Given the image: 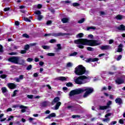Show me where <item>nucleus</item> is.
Wrapping results in <instances>:
<instances>
[{
	"label": "nucleus",
	"mask_w": 125,
	"mask_h": 125,
	"mask_svg": "<svg viewBox=\"0 0 125 125\" xmlns=\"http://www.w3.org/2000/svg\"><path fill=\"white\" fill-rule=\"evenodd\" d=\"M74 43L77 44V47L83 49L84 48L83 45H89V46H96L100 45L101 43L98 41L94 40H88L86 39H79L74 41Z\"/></svg>",
	"instance_id": "nucleus-1"
},
{
	"label": "nucleus",
	"mask_w": 125,
	"mask_h": 125,
	"mask_svg": "<svg viewBox=\"0 0 125 125\" xmlns=\"http://www.w3.org/2000/svg\"><path fill=\"white\" fill-rule=\"evenodd\" d=\"M86 91L84 94L83 97L84 98H86L89 94H91L92 92H93V89L91 87H86L83 88H79L74 90L71 91L69 93L70 96H73V95H76L77 94H80V93H82Z\"/></svg>",
	"instance_id": "nucleus-2"
},
{
	"label": "nucleus",
	"mask_w": 125,
	"mask_h": 125,
	"mask_svg": "<svg viewBox=\"0 0 125 125\" xmlns=\"http://www.w3.org/2000/svg\"><path fill=\"white\" fill-rule=\"evenodd\" d=\"M89 79V77L85 76H81L79 77H74V82L77 84H84V83H86L88 82Z\"/></svg>",
	"instance_id": "nucleus-3"
},
{
	"label": "nucleus",
	"mask_w": 125,
	"mask_h": 125,
	"mask_svg": "<svg viewBox=\"0 0 125 125\" xmlns=\"http://www.w3.org/2000/svg\"><path fill=\"white\" fill-rule=\"evenodd\" d=\"M74 73L77 76H82L85 73V68L82 65H79L75 68Z\"/></svg>",
	"instance_id": "nucleus-4"
},
{
	"label": "nucleus",
	"mask_w": 125,
	"mask_h": 125,
	"mask_svg": "<svg viewBox=\"0 0 125 125\" xmlns=\"http://www.w3.org/2000/svg\"><path fill=\"white\" fill-rule=\"evenodd\" d=\"M20 59V58L19 57H13L9 58L8 61H9V62H12V63H15V64H18Z\"/></svg>",
	"instance_id": "nucleus-5"
},
{
	"label": "nucleus",
	"mask_w": 125,
	"mask_h": 125,
	"mask_svg": "<svg viewBox=\"0 0 125 125\" xmlns=\"http://www.w3.org/2000/svg\"><path fill=\"white\" fill-rule=\"evenodd\" d=\"M65 33H62V32L57 33L55 34H45L44 37H47L49 36H54V37H62V36H65Z\"/></svg>",
	"instance_id": "nucleus-6"
},
{
	"label": "nucleus",
	"mask_w": 125,
	"mask_h": 125,
	"mask_svg": "<svg viewBox=\"0 0 125 125\" xmlns=\"http://www.w3.org/2000/svg\"><path fill=\"white\" fill-rule=\"evenodd\" d=\"M112 104V101H109L107 103V105L100 106V110H106L108 108H110V105Z\"/></svg>",
	"instance_id": "nucleus-7"
},
{
	"label": "nucleus",
	"mask_w": 125,
	"mask_h": 125,
	"mask_svg": "<svg viewBox=\"0 0 125 125\" xmlns=\"http://www.w3.org/2000/svg\"><path fill=\"white\" fill-rule=\"evenodd\" d=\"M99 59L97 58H89L85 60L86 63H90V62H95L96 61H98Z\"/></svg>",
	"instance_id": "nucleus-8"
},
{
	"label": "nucleus",
	"mask_w": 125,
	"mask_h": 125,
	"mask_svg": "<svg viewBox=\"0 0 125 125\" xmlns=\"http://www.w3.org/2000/svg\"><path fill=\"white\" fill-rule=\"evenodd\" d=\"M55 117H56V114H55V113H52L46 117L45 119L46 120V119H49V120H50L51 118H55Z\"/></svg>",
	"instance_id": "nucleus-9"
},
{
	"label": "nucleus",
	"mask_w": 125,
	"mask_h": 125,
	"mask_svg": "<svg viewBox=\"0 0 125 125\" xmlns=\"http://www.w3.org/2000/svg\"><path fill=\"white\" fill-rule=\"evenodd\" d=\"M116 83L118 84H122L125 83V81L122 78H118L116 80Z\"/></svg>",
	"instance_id": "nucleus-10"
},
{
	"label": "nucleus",
	"mask_w": 125,
	"mask_h": 125,
	"mask_svg": "<svg viewBox=\"0 0 125 125\" xmlns=\"http://www.w3.org/2000/svg\"><path fill=\"white\" fill-rule=\"evenodd\" d=\"M8 87L10 89H14V88H16V85L13 83H8Z\"/></svg>",
	"instance_id": "nucleus-11"
},
{
	"label": "nucleus",
	"mask_w": 125,
	"mask_h": 125,
	"mask_svg": "<svg viewBox=\"0 0 125 125\" xmlns=\"http://www.w3.org/2000/svg\"><path fill=\"white\" fill-rule=\"evenodd\" d=\"M115 18L117 20H123V19H125V16L122 15H118Z\"/></svg>",
	"instance_id": "nucleus-12"
},
{
	"label": "nucleus",
	"mask_w": 125,
	"mask_h": 125,
	"mask_svg": "<svg viewBox=\"0 0 125 125\" xmlns=\"http://www.w3.org/2000/svg\"><path fill=\"white\" fill-rule=\"evenodd\" d=\"M110 48H111L110 45H103L101 47V49L102 50H107L110 49Z\"/></svg>",
	"instance_id": "nucleus-13"
},
{
	"label": "nucleus",
	"mask_w": 125,
	"mask_h": 125,
	"mask_svg": "<svg viewBox=\"0 0 125 125\" xmlns=\"http://www.w3.org/2000/svg\"><path fill=\"white\" fill-rule=\"evenodd\" d=\"M117 29L120 31H125V26L124 24H121L119 26H117Z\"/></svg>",
	"instance_id": "nucleus-14"
},
{
	"label": "nucleus",
	"mask_w": 125,
	"mask_h": 125,
	"mask_svg": "<svg viewBox=\"0 0 125 125\" xmlns=\"http://www.w3.org/2000/svg\"><path fill=\"white\" fill-rule=\"evenodd\" d=\"M61 105V102H58V103H57V104H56L55 108H54V110H58Z\"/></svg>",
	"instance_id": "nucleus-15"
},
{
	"label": "nucleus",
	"mask_w": 125,
	"mask_h": 125,
	"mask_svg": "<svg viewBox=\"0 0 125 125\" xmlns=\"http://www.w3.org/2000/svg\"><path fill=\"white\" fill-rule=\"evenodd\" d=\"M19 107L20 108V109H22L21 110V112L22 113H25V112H26V110L25 109H27V107L24 105H20Z\"/></svg>",
	"instance_id": "nucleus-16"
},
{
	"label": "nucleus",
	"mask_w": 125,
	"mask_h": 125,
	"mask_svg": "<svg viewBox=\"0 0 125 125\" xmlns=\"http://www.w3.org/2000/svg\"><path fill=\"white\" fill-rule=\"evenodd\" d=\"M58 101H60V98H59V97L55 98L53 101L52 102V105H54V103H56L58 102Z\"/></svg>",
	"instance_id": "nucleus-17"
},
{
	"label": "nucleus",
	"mask_w": 125,
	"mask_h": 125,
	"mask_svg": "<svg viewBox=\"0 0 125 125\" xmlns=\"http://www.w3.org/2000/svg\"><path fill=\"white\" fill-rule=\"evenodd\" d=\"M1 90L2 93H3V94H4V93H6L8 91V90H7V88H6V87H2L1 88Z\"/></svg>",
	"instance_id": "nucleus-18"
},
{
	"label": "nucleus",
	"mask_w": 125,
	"mask_h": 125,
	"mask_svg": "<svg viewBox=\"0 0 125 125\" xmlns=\"http://www.w3.org/2000/svg\"><path fill=\"white\" fill-rule=\"evenodd\" d=\"M25 63V61L24 60H20L19 59V61H18V63L19 65H24Z\"/></svg>",
	"instance_id": "nucleus-19"
},
{
	"label": "nucleus",
	"mask_w": 125,
	"mask_h": 125,
	"mask_svg": "<svg viewBox=\"0 0 125 125\" xmlns=\"http://www.w3.org/2000/svg\"><path fill=\"white\" fill-rule=\"evenodd\" d=\"M122 51H123V44H120L118 46V49L117 50V52H122Z\"/></svg>",
	"instance_id": "nucleus-20"
},
{
	"label": "nucleus",
	"mask_w": 125,
	"mask_h": 125,
	"mask_svg": "<svg viewBox=\"0 0 125 125\" xmlns=\"http://www.w3.org/2000/svg\"><path fill=\"white\" fill-rule=\"evenodd\" d=\"M111 119L110 118H103L102 120V121L104 122V123H109L110 122Z\"/></svg>",
	"instance_id": "nucleus-21"
},
{
	"label": "nucleus",
	"mask_w": 125,
	"mask_h": 125,
	"mask_svg": "<svg viewBox=\"0 0 125 125\" xmlns=\"http://www.w3.org/2000/svg\"><path fill=\"white\" fill-rule=\"evenodd\" d=\"M57 79L59 81H66L67 80V78L65 77H59L57 78Z\"/></svg>",
	"instance_id": "nucleus-22"
},
{
	"label": "nucleus",
	"mask_w": 125,
	"mask_h": 125,
	"mask_svg": "<svg viewBox=\"0 0 125 125\" xmlns=\"http://www.w3.org/2000/svg\"><path fill=\"white\" fill-rule=\"evenodd\" d=\"M115 102L117 104H119V105H121V104L122 103V99L121 98H118L115 100Z\"/></svg>",
	"instance_id": "nucleus-23"
},
{
	"label": "nucleus",
	"mask_w": 125,
	"mask_h": 125,
	"mask_svg": "<svg viewBox=\"0 0 125 125\" xmlns=\"http://www.w3.org/2000/svg\"><path fill=\"white\" fill-rule=\"evenodd\" d=\"M68 21H69L68 18H64L62 19V23H67L68 22Z\"/></svg>",
	"instance_id": "nucleus-24"
},
{
	"label": "nucleus",
	"mask_w": 125,
	"mask_h": 125,
	"mask_svg": "<svg viewBox=\"0 0 125 125\" xmlns=\"http://www.w3.org/2000/svg\"><path fill=\"white\" fill-rule=\"evenodd\" d=\"M83 34L82 33H80L76 35V38L79 39L80 38H83Z\"/></svg>",
	"instance_id": "nucleus-25"
},
{
	"label": "nucleus",
	"mask_w": 125,
	"mask_h": 125,
	"mask_svg": "<svg viewBox=\"0 0 125 125\" xmlns=\"http://www.w3.org/2000/svg\"><path fill=\"white\" fill-rule=\"evenodd\" d=\"M48 102H44L42 104V107H46V106H48L49 104Z\"/></svg>",
	"instance_id": "nucleus-26"
},
{
	"label": "nucleus",
	"mask_w": 125,
	"mask_h": 125,
	"mask_svg": "<svg viewBox=\"0 0 125 125\" xmlns=\"http://www.w3.org/2000/svg\"><path fill=\"white\" fill-rule=\"evenodd\" d=\"M96 28L94 26H90L87 28V31H90V30H95Z\"/></svg>",
	"instance_id": "nucleus-27"
},
{
	"label": "nucleus",
	"mask_w": 125,
	"mask_h": 125,
	"mask_svg": "<svg viewBox=\"0 0 125 125\" xmlns=\"http://www.w3.org/2000/svg\"><path fill=\"white\" fill-rule=\"evenodd\" d=\"M17 92H18V90H15L13 94L12 95V97H15L16 96V94H17Z\"/></svg>",
	"instance_id": "nucleus-28"
},
{
	"label": "nucleus",
	"mask_w": 125,
	"mask_h": 125,
	"mask_svg": "<svg viewBox=\"0 0 125 125\" xmlns=\"http://www.w3.org/2000/svg\"><path fill=\"white\" fill-rule=\"evenodd\" d=\"M73 66V63L71 62H69L66 64V67H68V68H70V67Z\"/></svg>",
	"instance_id": "nucleus-29"
},
{
	"label": "nucleus",
	"mask_w": 125,
	"mask_h": 125,
	"mask_svg": "<svg viewBox=\"0 0 125 125\" xmlns=\"http://www.w3.org/2000/svg\"><path fill=\"white\" fill-rule=\"evenodd\" d=\"M112 113H107L105 114L104 117L105 118H109V117H110V116H112Z\"/></svg>",
	"instance_id": "nucleus-30"
},
{
	"label": "nucleus",
	"mask_w": 125,
	"mask_h": 125,
	"mask_svg": "<svg viewBox=\"0 0 125 125\" xmlns=\"http://www.w3.org/2000/svg\"><path fill=\"white\" fill-rule=\"evenodd\" d=\"M42 18H43V16L42 15H40L38 16L37 19L39 20V21H42Z\"/></svg>",
	"instance_id": "nucleus-31"
},
{
	"label": "nucleus",
	"mask_w": 125,
	"mask_h": 125,
	"mask_svg": "<svg viewBox=\"0 0 125 125\" xmlns=\"http://www.w3.org/2000/svg\"><path fill=\"white\" fill-rule=\"evenodd\" d=\"M42 48H43V49H49V48H50V47L49 46H45V45H43L42 46Z\"/></svg>",
	"instance_id": "nucleus-32"
},
{
	"label": "nucleus",
	"mask_w": 125,
	"mask_h": 125,
	"mask_svg": "<svg viewBox=\"0 0 125 125\" xmlns=\"http://www.w3.org/2000/svg\"><path fill=\"white\" fill-rule=\"evenodd\" d=\"M35 14H37V15H38L39 16V15H41V14H42V12H41V11L38 10L35 12Z\"/></svg>",
	"instance_id": "nucleus-33"
},
{
	"label": "nucleus",
	"mask_w": 125,
	"mask_h": 125,
	"mask_svg": "<svg viewBox=\"0 0 125 125\" xmlns=\"http://www.w3.org/2000/svg\"><path fill=\"white\" fill-rule=\"evenodd\" d=\"M84 21H85V19L84 18H83V19H82L81 20H80L78 21V23H79L80 24H82V23H83Z\"/></svg>",
	"instance_id": "nucleus-34"
},
{
	"label": "nucleus",
	"mask_w": 125,
	"mask_h": 125,
	"mask_svg": "<svg viewBox=\"0 0 125 125\" xmlns=\"http://www.w3.org/2000/svg\"><path fill=\"white\" fill-rule=\"evenodd\" d=\"M22 37L23 38H26V39H29V38H30V37L29 36V35H28V34H23L22 35Z\"/></svg>",
	"instance_id": "nucleus-35"
},
{
	"label": "nucleus",
	"mask_w": 125,
	"mask_h": 125,
	"mask_svg": "<svg viewBox=\"0 0 125 125\" xmlns=\"http://www.w3.org/2000/svg\"><path fill=\"white\" fill-rule=\"evenodd\" d=\"M29 47H30V45H29V44H26V45H25V46H24V49H25V50H28V49H29Z\"/></svg>",
	"instance_id": "nucleus-36"
},
{
	"label": "nucleus",
	"mask_w": 125,
	"mask_h": 125,
	"mask_svg": "<svg viewBox=\"0 0 125 125\" xmlns=\"http://www.w3.org/2000/svg\"><path fill=\"white\" fill-rule=\"evenodd\" d=\"M87 50H88V51H93V48L91 47H87Z\"/></svg>",
	"instance_id": "nucleus-37"
},
{
	"label": "nucleus",
	"mask_w": 125,
	"mask_h": 125,
	"mask_svg": "<svg viewBox=\"0 0 125 125\" xmlns=\"http://www.w3.org/2000/svg\"><path fill=\"white\" fill-rule=\"evenodd\" d=\"M119 123V124H121V125H124V124H125V121L123 119H120Z\"/></svg>",
	"instance_id": "nucleus-38"
},
{
	"label": "nucleus",
	"mask_w": 125,
	"mask_h": 125,
	"mask_svg": "<svg viewBox=\"0 0 125 125\" xmlns=\"http://www.w3.org/2000/svg\"><path fill=\"white\" fill-rule=\"evenodd\" d=\"M80 117L81 116L79 115H72V118L73 119H76V118H80Z\"/></svg>",
	"instance_id": "nucleus-39"
},
{
	"label": "nucleus",
	"mask_w": 125,
	"mask_h": 125,
	"mask_svg": "<svg viewBox=\"0 0 125 125\" xmlns=\"http://www.w3.org/2000/svg\"><path fill=\"white\" fill-rule=\"evenodd\" d=\"M34 120H35L34 118L30 117L28 119L29 123H32V122H33V121H34Z\"/></svg>",
	"instance_id": "nucleus-40"
},
{
	"label": "nucleus",
	"mask_w": 125,
	"mask_h": 125,
	"mask_svg": "<svg viewBox=\"0 0 125 125\" xmlns=\"http://www.w3.org/2000/svg\"><path fill=\"white\" fill-rule=\"evenodd\" d=\"M27 97H28L29 99H33L34 96H33V95H28Z\"/></svg>",
	"instance_id": "nucleus-41"
},
{
	"label": "nucleus",
	"mask_w": 125,
	"mask_h": 125,
	"mask_svg": "<svg viewBox=\"0 0 125 125\" xmlns=\"http://www.w3.org/2000/svg\"><path fill=\"white\" fill-rule=\"evenodd\" d=\"M77 54H78V53L75 52L69 55V56H76V55H77Z\"/></svg>",
	"instance_id": "nucleus-42"
},
{
	"label": "nucleus",
	"mask_w": 125,
	"mask_h": 125,
	"mask_svg": "<svg viewBox=\"0 0 125 125\" xmlns=\"http://www.w3.org/2000/svg\"><path fill=\"white\" fill-rule=\"evenodd\" d=\"M72 5H73V6H79L80 4H79L78 3H77V2H75L72 4Z\"/></svg>",
	"instance_id": "nucleus-43"
},
{
	"label": "nucleus",
	"mask_w": 125,
	"mask_h": 125,
	"mask_svg": "<svg viewBox=\"0 0 125 125\" xmlns=\"http://www.w3.org/2000/svg\"><path fill=\"white\" fill-rule=\"evenodd\" d=\"M24 21H26V22H31V20L28 19L27 18H24Z\"/></svg>",
	"instance_id": "nucleus-44"
},
{
	"label": "nucleus",
	"mask_w": 125,
	"mask_h": 125,
	"mask_svg": "<svg viewBox=\"0 0 125 125\" xmlns=\"http://www.w3.org/2000/svg\"><path fill=\"white\" fill-rule=\"evenodd\" d=\"M48 56H54L55 55V54L53 53H49L47 54Z\"/></svg>",
	"instance_id": "nucleus-45"
},
{
	"label": "nucleus",
	"mask_w": 125,
	"mask_h": 125,
	"mask_svg": "<svg viewBox=\"0 0 125 125\" xmlns=\"http://www.w3.org/2000/svg\"><path fill=\"white\" fill-rule=\"evenodd\" d=\"M33 60H34V59H33L32 58H29L27 59V62H32V61H33Z\"/></svg>",
	"instance_id": "nucleus-46"
},
{
	"label": "nucleus",
	"mask_w": 125,
	"mask_h": 125,
	"mask_svg": "<svg viewBox=\"0 0 125 125\" xmlns=\"http://www.w3.org/2000/svg\"><path fill=\"white\" fill-rule=\"evenodd\" d=\"M31 69H32V65L30 64V65H29L27 66L26 69H27V70H31Z\"/></svg>",
	"instance_id": "nucleus-47"
},
{
	"label": "nucleus",
	"mask_w": 125,
	"mask_h": 125,
	"mask_svg": "<svg viewBox=\"0 0 125 125\" xmlns=\"http://www.w3.org/2000/svg\"><path fill=\"white\" fill-rule=\"evenodd\" d=\"M57 46L58 47V49H59V50H60V49H62V47H61V44H58L57 45Z\"/></svg>",
	"instance_id": "nucleus-48"
},
{
	"label": "nucleus",
	"mask_w": 125,
	"mask_h": 125,
	"mask_svg": "<svg viewBox=\"0 0 125 125\" xmlns=\"http://www.w3.org/2000/svg\"><path fill=\"white\" fill-rule=\"evenodd\" d=\"M26 52L27 51H26V50H21V54H25Z\"/></svg>",
	"instance_id": "nucleus-49"
},
{
	"label": "nucleus",
	"mask_w": 125,
	"mask_h": 125,
	"mask_svg": "<svg viewBox=\"0 0 125 125\" xmlns=\"http://www.w3.org/2000/svg\"><path fill=\"white\" fill-rule=\"evenodd\" d=\"M122 55H119V56L118 57V58L116 59L117 61H120V60L121 59H122Z\"/></svg>",
	"instance_id": "nucleus-50"
},
{
	"label": "nucleus",
	"mask_w": 125,
	"mask_h": 125,
	"mask_svg": "<svg viewBox=\"0 0 125 125\" xmlns=\"http://www.w3.org/2000/svg\"><path fill=\"white\" fill-rule=\"evenodd\" d=\"M72 85H73L72 83H68L66 84V86H72Z\"/></svg>",
	"instance_id": "nucleus-51"
},
{
	"label": "nucleus",
	"mask_w": 125,
	"mask_h": 125,
	"mask_svg": "<svg viewBox=\"0 0 125 125\" xmlns=\"http://www.w3.org/2000/svg\"><path fill=\"white\" fill-rule=\"evenodd\" d=\"M13 118H14V117L10 116L7 120L8 122H9V121H11V119H13Z\"/></svg>",
	"instance_id": "nucleus-52"
},
{
	"label": "nucleus",
	"mask_w": 125,
	"mask_h": 125,
	"mask_svg": "<svg viewBox=\"0 0 125 125\" xmlns=\"http://www.w3.org/2000/svg\"><path fill=\"white\" fill-rule=\"evenodd\" d=\"M56 42V40L55 39H52L50 41V42L51 43H53V42Z\"/></svg>",
	"instance_id": "nucleus-53"
},
{
	"label": "nucleus",
	"mask_w": 125,
	"mask_h": 125,
	"mask_svg": "<svg viewBox=\"0 0 125 125\" xmlns=\"http://www.w3.org/2000/svg\"><path fill=\"white\" fill-rule=\"evenodd\" d=\"M0 78H1L2 79H5L6 78V76L4 74L0 76Z\"/></svg>",
	"instance_id": "nucleus-54"
},
{
	"label": "nucleus",
	"mask_w": 125,
	"mask_h": 125,
	"mask_svg": "<svg viewBox=\"0 0 125 125\" xmlns=\"http://www.w3.org/2000/svg\"><path fill=\"white\" fill-rule=\"evenodd\" d=\"M88 39H93V36L91 34L88 35Z\"/></svg>",
	"instance_id": "nucleus-55"
},
{
	"label": "nucleus",
	"mask_w": 125,
	"mask_h": 125,
	"mask_svg": "<svg viewBox=\"0 0 125 125\" xmlns=\"http://www.w3.org/2000/svg\"><path fill=\"white\" fill-rule=\"evenodd\" d=\"M45 114H46V115L50 114V111H49V110H47L45 111Z\"/></svg>",
	"instance_id": "nucleus-56"
},
{
	"label": "nucleus",
	"mask_w": 125,
	"mask_h": 125,
	"mask_svg": "<svg viewBox=\"0 0 125 125\" xmlns=\"http://www.w3.org/2000/svg\"><path fill=\"white\" fill-rule=\"evenodd\" d=\"M52 23V21H47L46 24L47 25H50Z\"/></svg>",
	"instance_id": "nucleus-57"
},
{
	"label": "nucleus",
	"mask_w": 125,
	"mask_h": 125,
	"mask_svg": "<svg viewBox=\"0 0 125 125\" xmlns=\"http://www.w3.org/2000/svg\"><path fill=\"white\" fill-rule=\"evenodd\" d=\"M113 42H114V40H110L109 41V44H112L113 43Z\"/></svg>",
	"instance_id": "nucleus-58"
},
{
	"label": "nucleus",
	"mask_w": 125,
	"mask_h": 125,
	"mask_svg": "<svg viewBox=\"0 0 125 125\" xmlns=\"http://www.w3.org/2000/svg\"><path fill=\"white\" fill-rule=\"evenodd\" d=\"M9 9H10V8L9 7L5 8L4 9V11H9Z\"/></svg>",
	"instance_id": "nucleus-59"
},
{
	"label": "nucleus",
	"mask_w": 125,
	"mask_h": 125,
	"mask_svg": "<svg viewBox=\"0 0 125 125\" xmlns=\"http://www.w3.org/2000/svg\"><path fill=\"white\" fill-rule=\"evenodd\" d=\"M43 64H44V62H39L40 66H43Z\"/></svg>",
	"instance_id": "nucleus-60"
},
{
	"label": "nucleus",
	"mask_w": 125,
	"mask_h": 125,
	"mask_svg": "<svg viewBox=\"0 0 125 125\" xmlns=\"http://www.w3.org/2000/svg\"><path fill=\"white\" fill-rule=\"evenodd\" d=\"M34 61L35 62H39V61H40V60L38 58H35Z\"/></svg>",
	"instance_id": "nucleus-61"
},
{
	"label": "nucleus",
	"mask_w": 125,
	"mask_h": 125,
	"mask_svg": "<svg viewBox=\"0 0 125 125\" xmlns=\"http://www.w3.org/2000/svg\"><path fill=\"white\" fill-rule=\"evenodd\" d=\"M117 124V121H113L111 123V125H116Z\"/></svg>",
	"instance_id": "nucleus-62"
},
{
	"label": "nucleus",
	"mask_w": 125,
	"mask_h": 125,
	"mask_svg": "<svg viewBox=\"0 0 125 125\" xmlns=\"http://www.w3.org/2000/svg\"><path fill=\"white\" fill-rule=\"evenodd\" d=\"M3 50H2V46L0 45V52H2Z\"/></svg>",
	"instance_id": "nucleus-63"
},
{
	"label": "nucleus",
	"mask_w": 125,
	"mask_h": 125,
	"mask_svg": "<svg viewBox=\"0 0 125 125\" xmlns=\"http://www.w3.org/2000/svg\"><path fill=\"white\" fill-rule=\"evenodd\" d=\"M12 111V108H9L7 109V112H11Z\"/></svg>",
	"instance_id": "nucleus-64"
}]
</instances>
